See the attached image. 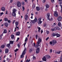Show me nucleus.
Listing matches in <instances>:
<instances>
[{
	"label": "nucleus",
	"instance_id": "obj_22",
	"mask_svg": "<svg viewBox=\"0 0 62 62\" xmlns=\"http://www.w3.org/2000/svg\"><path fill=\"white\" fill-rule=\"evenodd\" d=\"M16 11V9L14 8L13 10V12H15Z\"/></svg>",
	"mask_w": 62,
	"mask_h": 62
},
{
	"label": "nucleus",
	"instance_id": "obj_15",
	"mask_svg": "<svg viewBox=\"0 0 62 62\" xmlns=\"http://www.w3.org/2000/svg\"><path fill=\"white\" fill-rule=\"evenodd\" d=\"M12 15L13 16L15 17L16 16V13H15L13 12Z\"/></svg>",
	"mask_w": 62,
	"mask_h": 62
},
{
	"label": "nucleus",
	"instance_id": "obj_10",
	"mask_svg": "<svg viewBox=\"0 0 62 62\" xmlns=\"http://www.w3.org/2000/svg\"><path fill=\"white\" fill-rule=\"evenodd\" d=\"M46 58H51V57L49 55H47L45 56Z\"/></svg>",
	"mask_w": 62,
	"mask_h": 62
},
{
	"label": "nucleus",
	"instance_id": "obj_64",
	"mask_svg": "<svg viewBox=\"0 0 62 62\" xmlns=\"http://www.w3.org/2000/svg\"><path fill=\"white\" fill-rule=\"evenodd\" d=\"M17 46L18 47H19H19H20V45H19V44H18Z\"/></svg>",
	"mask_w": 62,
	"mask_h": 62
},
{
	"label": "nucleus",
	"instance_id": "obj_45",
	"mask_svg": "<svg viewBox=\"0 0 62 62\" xmlns=\"http://www.w3.org/2000/svg\"><path fill=\"white\" fill-rule=\"evenodd\" d=\"M30 61V59H29V60H28V59L26 61V62H29Z\"/></svg>",
	"mask_w": 62,
	"mask_h": 62
},
{
	"label": "nucleus",
	"instance_id": "obj_41",
	"mask_svg": "<svg viewBox=\"0 0 62 62\" xmlns=\"http://www.w3.org/2000/svg\"><path fill=\"white\" fill-rule=\"evenodd\" d=\"M46 32L48 34H49V31H46Z\"/></svg>",
	"mask_w": 62,
	"mask_h": 62
},
{
	"label": "nucleus",
	"instance_id": "obj_28",
	"mask_svg": "<svg viewBox=\"0 0 62 62\" xmlns=\"http://www.w3.org/2000/svg\"><path fill=\"white\" fill-rule=\"evenodd\" d=\"M38 32L39 33L40 32V28L39 27H38Z\"/></svg>",
	"mask_w": 62,
	"mask_h": 62
},
{
	"label": "nucleus",
	"instance_id": "obj_27",
	"mask_svg": "<svg viewBox=\"0 0 62 62\" xmlns=\"http://www.w3.org/2000/svg\"><path fill=\"white\" fill-rule=\"evenodd\" d=\"M58 25L60 27V26H61V23L60 22H59L58 23Z\"/></svg>",
	"mask_w": 62,
	"mask_h": 62
},
{
	"label": "nucleus",
	"instance_id": "obj_11",
	"mask_svg": "<svg viewBox=\"0 0 62 62\" xmlns=\"http://www.w3.org/2000/svg\"><path fill=\"white\" fill-rule=\"evenodd\" d=\"M20 32H16V36H20Z\"/></svg>",
	"mask_w": 62,
	"mask_h": 62
},
{
	"label": "nucleus",
	"instance_id": "obj_56",
	"mask_svg": "<svg viewBox=\"0 0 62 62\" xmlns=\"http://www.w3.org/2000/svg\"><path fill=\"white\" fill-rule=\"evenodd\" d=\"M36 39H37L38 38V35H36Z\"/></svg>",
	"mask_w": 62,
	"mask_h": 62
},
{
	"label": "nucleus",
	"instance_id": "obj_59",
	"mask_svg": "<svg viewBox=\"0 0 62 62\" xmlns=\"http://www.w3.org/2000/svg\"><path fill=\"white\" fill-rule=\"evenodd\" d=\"M49 37H48L46 39V41H47L48 40V39H49Z\"/></svg>",
	"mask_w": 62,
	"mask_h": 62
},
{
	"label": "nucleus",
	"instance_id": "obj_60",
	"mask_svg": "<svg viewBox=\"0 0 62 62\" xmlns=\"http://www.w3.org/2000/svg\"><path fill=\"white\" fill-rule=\"evenodd\" d=\"M57 30H59V27H57Z\"/></svg>",
	"mask_w": 62,
	"mask_h": 62
},
{
	"label": "nucleus",
	"instance_id": "obj_31",
	"mask_svg": "<svg viewBox=\"0 0 62 62\" xmlns=\"http://www.w3.org/2000/svg\"><path fill=\"white\" fill-rule=\"evenodd\" d=\"M39 46H40L39 45H36L35 46V48H38Z\"/></svg>",
	"mask_w": 62,
	"mask_h": 62
},
{
	"label": "nucleus",
	"instance_id": "obj_20",
	"mask_svg": "<svg viewBox=\"0 0 62 62\" xmlns=\"http://www.w3.org/2000/svg\"><path fill=\"white\" fill-rule=\"evenodd\" d=\"M13 42H14V41H10V44H13Z\"/></svg>",
	"mask_w": 62,
	"mask_h": 62
},
{
	"label": "nucleus",
	"instance_id": "obj_1",
	"mask_svg": "<svg viewBox=\"0 0 62 62\" xmlns=\"http://www.w3.org/2000/svg\"><path fill=\"white\" fill-rule=\"evenodd\" d=\"M56 43H57V42L55 40H52L50 42V44L52 46H54V44H56Z\"/></svg>",
	"mask_w": 62,
	"mask_h": 62
},
{
	"label": "nucleus",
	"instance_id": "obj_52",
	"mask_svg": "<svg viewBox=\"0 0 62 62\" xmlns=\"http://www.w3.org/2000/svg\"><path fill=\"white\" fill-rule=\"evenodd\" d=\"M13 2V0H10V3H11Z\"/></svg>",
	"mask_w": 62,
	"mask_h": 62
},
{
	"label": "nucleus",
	"instance_id": "obj_12",
	"mask_svg": "<svg viewBox=\"0 0 62 62\" xmlns=\"http://www.w3.org/2000/svg\"><path fill=\"white\" fill-rule=\"evenodd\" d=\"M43 61H46V57H44L43 58H42Z\"/></svg>",
	"mask_w": 62,
	"mask_h": 62
},
{
	"label": "nucleus",
	"instance_id": "obj_42",
	"mask_svg": "<svg viewBox=\"0 0 62 62\" xmlns=\"http://www.w3.org/2000/svg\"><path fill=\"white\" fill-rule=\"evenodd\" d=\"M44 27H46L47 26V24L45 23L44 25Z\"/></svg>",
	"mask_w": 62,
	"mask_h": 62
},
{
	"label": "nucleus",
	"instance_id": "obj_6",
	"mask_svg": "<svg viewBox=\"0 0 62 62\" xmlns=\"http://www.w3.org/2000/svg\"><path fill=\"white\" fill-rule=\"evenodd\" d=\"M54 15L55 17H57L58 16V14L57 13V12L56 11L54 12Z\"/></svg>",
	"mask_w": 62,
	"mask_h": 62
},
{
	"label": "nucleus",
	"instance_id": "obj_43",
	"mask_svg": "<svg viewBox=\"0 0 62 62\" xmlns=\"http://www.w3.org/2000/svg\"><path fill=\"white\" fill-rule=\"evenodd\" d=\"M10 44L9 43V44H8L7 45V47H10Z\"/></svg>",
	"mask_w": 62,
	"mask_h": 62
},
{
	"label": "nucleus",
	"instance_id": "obj_34",
	"mask_svg": "<svg viewBox=\"0 0 62 62\" xmlns=\"http://www.w3.org/2000/svg\"><path fill=\"white\" fill-rule=\"evenodd\" d=\"M1 48H5V45H2L1 46Z\"/></svg>",
	"mask_w": 62,
	"mask_h": 62
},
{
	"label": "nucleus",
	"instance_id": "obj_7",
	"mask_svg": "<svg viewBox=\"0 0 62 62\" xmlns=\"http://www.w3.org/2000/svg\"><path fill=\"white\" fill-rule=\"evenodd\" d=\"M62 19V17L60 16H58L57 17V20L58 21H61Z\"/></svg>",
	"mask_w": 62,
	"mask_h": 62
},
{
	"label": "nucleus",
	"instance_id": "obj_58",
	"mask_svg": "<svg viewBox=\"0 0 62 62\" xmlns=\"http://www.w3.org/2000/svg\"><path fill=\"white\" fill-rule=\"evenodd\" d=\"M46 2V0H43V3H45Z\"/></svg>",
	"mask_w": 62,
	"mask_h": 62
},
{
	"label": "nucleus",
	"instance_id": "obj_57",
	"mask_svg": "<svg viewBox=\"0 0 62 62\" xmlns=\"http://www.w3.org/2000/svg\"><path fill=\"white\" fill-rule=\"evenodd\" d=\"M26 42H25L24 44V47H25V45H26Z\"/></svg>",
	"mask_w": 62,
	"mask_h": 62
},
{
	"label": "nucleus",
	"instance_id": "obj_18",
	"mask_svg": "<svg viewBox=\"0 0 62 62\" xmlns=\"http://www.w3.org/2000/svg\"><path fill=\"white\" fill-rule=\"evenodd\" d=\"M36 8L37 11H39V10H40V8H39V7H36Z\"/></svg>",
	"mask_w": 62,
	"mask_h": 62
},
{
	"label": "nucleus",
	"instance_id": "obj_8",
	"mask_svg": "<svg viewBox=\"0 0 62 62\" xmlns=\"http://www.w3.org/2000/svg\"><path fill=\"white\" fill-rule=\"evenodd\" d=\"M28 16L27 15H25V16L24 18L25 20H27L28 19Z\"/></svg>",
	"mask_w": 62,
	"mask_h": 62
},
{
	"label": "nucleus",
	"instance_id": "obj_17",
	"mask_svg": "<svg viewBox=\"0 0 62 62\" xmlns=\"http://www.w3.org/2000/svg\"><path fill=\"white\" fill-rule=\"evenodd\" d=\"M59 4H60V6H61L62 3V0H59Z\"/></svg>",
	"mask_w": 62,
	"mask_h": 62
},
{
	"label": "nucleus",
	"instance_id": "obj_44",
	"mask_svg": "<svg viewBox=\"0 0 62 62\" xmlns=\"http://www.w3.org/2000/svg\"><path fill=\"white\" fill-rule=\"evenodd\" d=\"M18 50H19V49L16 48V50H15V52H16L17 51H18Z\"/></svg>",
	"mask_w": 62,
	"mask_h": 62
},
{
	"label": "nucleus",
	"instance_id": "obj_63",
	"mask_svg": "<svg viewBox=\"0 0 62 62\" xmlns=\"http://www.w3.org/2000/svg\"><path fill=\"white\" fill-rule=\"evenodd\" d=\"M15 22V20H14L13 22V23L14 24V23Z\"/></svg>",
	"mask_w": 62,
	"mask_h": 62
},
{
	"label": "nucleus",
	"instance_id": "obj_29",
	"mask_svg": "<svg viewBox=\"0 0 62 62\" xmlns=\"http://www.w3.org/2000/svg\"><path fill=\"white\" fill-rule=\"evenodd\" d=\"M21 4L22 5H23V6H24V5H25V2H21Z\"/></svg>",
	"mask_w": 62,
	"mask_h": 62
},
{
	"label": "nucleus",
	"instance_id": "obj_25",
	"mask_svg": "<svg viewBox=\"0 0 62 62\" xmlns=\"http://www.w3.org/2000/svg\"><path fill=\"white\" fill-rule=\"evenodd\" d=\"M7 33V30L6 29L4 30L3 32V33L5 34V33Z\"/></svg>",
	"mask_w": 62,
	"mask_h": 62
},
{
	"label": "nucleus",
	"instance_id": "obj_24",
	"mask_svg": "<svg viewBox=\"0 0 62 62\" xmlns=\"http://www.w3.org/2000/svg\"><path fill=\"white\" fill-rule=\"evenodd\" d=\"M15 24L16 26H18V24H19V22H16L15 23Z\"/></svg>",
	"mask_w": 62,
	"mask_h": 62
},
{
	"label": "nucleus",
	"instance_id": "obj_51",
	"mask_svg": "<svg viewBox=\"0 0 62 62\" xmlns=\"http://www.w3.org/2000/svg\"><path fill=\"white\" fill-rule=\"evenodd\" d=\"M52 36L53 37H54V36H55V33L53 34Z\"/></svg>",
	"mask_w": 62,
	"mask_h": 62
},
{
	"label": "nucleus",
	"instance_id": "obj_19",
	"mask_svg": "<svg viewBox=\"0 0 62 62\" xmlns=\"http://www.w3.org/2000/svg\"><path fill=\"white\" fill-rule=\"evenodd\" d=\"M46 8H49V5H48L46 4Z\"/></svg>",
	"mask_w": 62,
	"mask_h": 62
},
{
	"label": "nucleus",
	"instance_id": "obj_62",
	"mask_svg": "<svg viewBox=\"0 0 62 62\" xmlns=\"http://www.w3.org/2000/svg\"><path fill=\"white\" fill-rule=\"evenodd\" d=\"M16 31V28H15V31H14V32H15Z\"/></svg>",
	"mask_w": 62,
	"mask_h": 62
},
{
	"label": "nucleus",
	"instance_id": "obj_32",
	"mask_svg": "<svg viewBox=\"0 0 62 62\" xmlns=\"http://www.w3.org/2000/svg\"><path fill=\"white\" fill-rule=\"evenodd\" d=\"M34 20V21H35V22H38V19H37V18H35Z\"/></svg>",
	"mask_w": 62,
	"mask_h": 62
},
{
	"label": "nucleus",
	"instance_id": "obj_53",
	"mask_svg": "<svg viewBox=\"0 0 62 62\" xmlns=\"http://www.w3.org/2000/svg\"><path fill=\"white\" fill-rule=\"evenodd\" d=\"M32 52V50L31 49H30L29 50V52L30 53Z\"/></svg>",
	"mask_w": 62,
	"mask_h": 62
},
{
	"label": "nucleus",
	"instance_id": "obj_21",
	"mask_svg": "<svg viewBox=\"0 0 62 62\" xmlns=\"http://www.w3.org/2000/svg\"><path fill=\"white\" fill-rule=\"evenodd\" d=\"M52 26H53L54 27L55 26V25H56V24H55V23H53L52 24Z\"/></svg>",
	"mask_w": 62,
	"mask_h": 62
},
{
	"label": "nucleus",
	"instance_id": "obj_37",
	"mask_svg": "<svg viewBox=\"0 0 62 62\" xmlns=\"http://www.w3.org/2000/svg\"><path fill=\"white\" fill-rule=\"evenodd\" d=\"M27 39H28L27 38V37L25 39V42H26V41H27Z\"/></svg>",
	"mask_w": 62,
	"mask_h": 62
},
{
	"label": "nucleus",
	"instance_id": "obj_39",
	"mask_svg": "<svg viewBox=\"0 0 62 62\" xmlns=\"http://www.w3.org/2000/svg\"><path fill=\"white\" fill-rule=\"evenodd\" d=\"M4 20L5 21H8V19L6 18H5L4 19Z\"/></svg>",
	"mask_w": 62,
	"mask_h": 62
},
{
	"label": "nucleus",
	"instance_id": "obj_4",
	"mask_svg": "<svg viewBox=\"0 0 62 62\" xmlns=\"http://www.w3.org/2000/svg\"><path fill=\"white\" fill-rule=\"evenodd\" d=\"M25 54V52L23 51L22 53V54L21 55V58H23L24 55Z\"/></svg>",
	"mask_w": 62,
	"mask_h": 62
},
{
	"label": "nucleus",
	"instance_id": "obj_5",
	"mask_svg": "<svg viewBox=\"0 0 62 62\" xmlns=\"http://www.w3.org/2000/svg\"><path fill=\"white\" fill-rule=\"evenodd\" d=\"M41 18H40L39 19V21L38 22V23L39 25H40L41 24V23H42V21H41Z\"/></svg>",
	"mask_w": 62,
	"mask_h": 62
},
{
	"label": "nucleus",
	"instance_id": "obj_36",
	"mask_svg": "<svg viewBox=\"0 0 62 62\" xmlns=\"http://www.w3.org/2000/svg\"><path fill=\"white\" fill-rule=\"evenodd\" d=\"M31 21L33 23H36L35 21L34 20L33 21L31 20Z\"/></svg>",
	"mask_w": 62,
	"mask_h": 62
},
{
	"label": "nucleus",
	"instance_id": "obj_13",
	"mask_svg": "<svg viewBox=\"0 0 62 62\" xmlns=\"http://www.w3.org/2000/svg\"><path fill=\"white\" fill-rule=\"evenodd\" d=\"M1 9L2 11H5V7H2Z\"/></svg>",
	"mask_w": 62,
	"mask_h": 62
},
{
	"label": "nucleus",
	"instance_id": "obj_49",
	"mask_svg": "<svg viewBox=\"0 0 62 62\" xmlns=\"http://www.w3.org/2000/svg\"><path fill=\"white\" fill-rule=\"evenodd\" d=\"M50 53H52V49H51L50 50V51H49Z\"/></svg>",
	"mask_w": 62,
	"mask_h": 62
},
{
	"label": "nucleus",
	"instance_id": "obj_30",
	"mask_svg": "<svg viewBox=\"0 0 62 62\" xmlns=\"http://www.w3.org/2000/svg\"><path fill=\"white\" fill-rule=\"evenodd\" d=\"M60 62H62V56H61Z\"/></svg>",
	"mask_w": 62,
	"mask_h": 62
},
{
	"label": "nucleus",
	"instance_id": "obj_48",
	"mask_svg": "<svg viewBox=\"0 0 62 62\" xmlns=\"http://www.w3.org/2000/svg\"><path fill=\"white\" fill-rule=\"evenodd\" d=\"M54 31H55L57 30V28H56L55 27L54 28Z\"/></svg>",
	"mask_w": 62,
	"mask_h": 62
},
{
	"label": "nucleus",
	"instance_id": "obj_40",
	"mask_svg": "<svg viewBox=\"0 0 62 62\" xmlns=\"http://www.w3.org/2000/svg\"><path fill=\"white\" fill-rule=\"evenodd\" d=\"M22 8L23 9V11H24V10L25 8H24V7L23 6H22Z\"/></svg>",
	"mask_w": 62,
	"mask_h": 62
},
{
	"label": "nucleus",
	"instance_id": "obj_33",
	"mask_svg": "<svg viewBox=\"0 0 62 62\" xmlns=\"http://www.w3.org/2000/svg\"><path fill=\"white\" fill-rule=\"evenodd\" d=\"M61 53V51H57V53L58 54H60Z\"/></svg>",
	"mask_w": 62,
	"mask_h": 62
},
{
	"label": "nucleus",
	"instance_id": "obj_61",
	"mask_svg": "<svg viewBox=\"0 0 62 62\" xmlns=\"http://www.w3.org/2000/svg\"><path fill=\"white\" fill-rule=\"evenodd\" d=\"M51 1L52 3H54V0H51Z\"/></svg>",
	"mask_w": 62,
	"mask_h": 62
},
{
	"label": "nucleus",
	"instance_id": "obj_54",
	"mask_svg": "<svg viewBox=\"0 0 62 62\" xmlns=\"http://www.w3.org/2000/svg\"><path fill=\"white\" fill-rule=\"evenodd\" d=\"M19 38H17V39L16 40V42H17L18 41V40H19Z\"/></svg>",
	"mask_w": 62,
	"mask_h": 62
},
{
	"label": "nucleus",
	"instance_id": "obj_14",
	"mask_svg": "<svg viewBox=\"0 0 62 62\" xmlns=\"http://www.w3.org/2000/svg\"><path fill=\"white\" fill-rule=\"evenodd\" d=\"M5 53H8V52L9 50L8 49H6L5 50Z\"/></svg>",
	"mask_w": 62,
	"mask_h": 62
},
{
	"label": "nucleus",
	"instance_id": "obj_55",
	"mask_svg": "<svg viewBox=\"0 0 62 62\" xmlns=\"http://www.w3.org/2000/svg\"><path fill=\"white\" fill-rule=\"evenodd\" d=\"M51 30L52 31H54V28L51 29Z\"/></svg>",
	"mask_w": 62,
	"mask_h": 62
},
{
	"label": "nucleus",
	"instance_id": "obj_50",
	"mask_svg": "<svg viewBox=\"0 0 62 62\" xmlns=\"http://www.w3.org/2000/svg\"><path fill=\"white\" fill-rule=\"evenodd\" d=\"M24 48H25L24 50V51H23L25 52V53H26L25 50H26V48H25V46L24 47Z\"/></svg>",
	"mask_w": 62,
	"mask_h": 62
},
{
	"label": "nucleus",
	"instance_id": "obj_2",
	"mask_svg": "<svg viewBox=\"0 0 62 62\" xmlns=\"http://www.w3.org/2000/svg\"><path fill=\"white\" fill-rule=\"evenodd\" d=\"M50 15V14L48 13L47 14V20H48L49 21H52V20H53V18H51V19H50V18H49Z\"/></svg>",
	"mask_w": 62,
	"mask_h": 62
},
{
	"label": "nucleus",
	"instance_id": "obj_35",
	"mask_svg": "<svg viewBox=\"0 0 62 62\" xmlns=\"http://www.w3.org/2000/svg\"><path fill=\"white\" fill-rule=\"evenodd\" d=\"M38 41L40 42L41 41V39H40V38H39L38 39Z\"/></svg>",
	"mask_w": 62,
	"mask_h": 62
},
{
	"label": "nucleus",
	"instance_id": "obj_47",
	"mask_svg": "<svg viewBox=\"0 0 62 62\" xmlns=\"http://www.w3.org/2000/svg\"><path fill=\"white\" fill-rule=\"evenodd\" d=\"M60 6L62 8V9L61 11V13H62V5H61Z\"/></svg>",
	"mask_w": 62,
	"mask_h": 62
},
{
	"label": "nucleus",
	"instance_id": "obj_3",
	"mask_svg": "<svg viewBox=\"0 0 62 62\" xmlns=\"http://www.w3.org/2000/svg\"><path fill=\"white\" fill-rule=\"evenodd\" d=\"M17 7H21V6H22L21 3L19 1H17Z\"/></svg>",
	"mask_w": 62,
	"mask_h": 62
},
{
	"label": "nucleus",
	"instance_id": "obj_46",
	"mask_svg": "<svg viewBox=\"0 0 62 62\" xmlns=\"http://www.w3.org/2000/svg\"><path fill=\"white\" fill-rule=\"evenodd\" d=\"M37 43L38 44V45H39V44H40V42H39V41H38Z\"/></svg>",
	"mask_w": 62,
	"mask_h": 62
},
{
	"label": "nucleus",
	"instance_id": "obj_16",
	"mask_svg": "<svg viewBox=\"0 0 62 62\" xmlns=\"http://www.w3.org/2000/svg\"><path fill=\"white\" fill-rule=\"evenodd\" d=\"M11 38L12 39H15L14 35L13 34L12 35H11Z\"/></svg>",
	"mask_w": 62,
	"mask_h": 62
},
{
	"label": "nucleus",
	"instance_id": "obj_9",
	"mask_svg": "<svg viewBox=\"0 0 62 62\" xmlns=\"http://www.w3.org/2000/svg\"><path fill=\"white\" fill-rule=\"evenodd\" d=\"M36 52L37 54H39V48H38L36 50Z\"/></svg>",
	"mask_w": 62,
	"mask_h": 62
},
{
	"label": "nucleus",
	"instance_id": "obj_26",
	"mask_svg": "<svg viewBox=\"0 0 62 62\" xmlns=\"http://www.w3.org/2000/svg\"><path fill=\"white\" fill-rule=\"evenodd\" d=\"M56 35L57 36V37H59L60 36V34H56Z\"/></svg>",
	"mask_w": 62,
	"mask_h": 62
},
{
	"label": "nucleus",
	"instance_id": "obj_23",
	"mask_svg": "<svg viewBox=\"0 0 62 62\" xmlns=\"http://www.w3.org/2000/svg\"><path fill=\"white\" fill-rule=\"evenodd\" d=\"M4 25L6 27H8V23H6L4 24Z\"/></svg>",
	"mask_w": 62,
	"mask_h": 62
},
{
	"label": "nucleus",
	"instance_id": "obj_38",
	"mask_svg": "<svg viewBox=\"0 0 62 62\" xmlns=\"http://www.w3.org/2000/svg\"><path fill=\"white\" fill-rule=\"evenodd\" d=\"M32 58L33 60H36V57L34 56H33Z\"/></svg>",
	"mask_w": 62,
	"mask_h": 62
}]
</instances>
